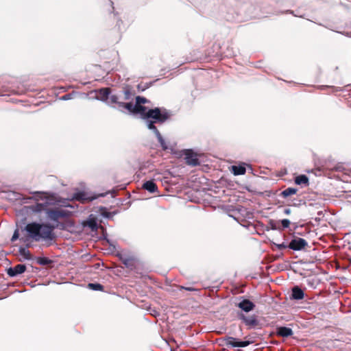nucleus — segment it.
<instances>
[{"instance_id": "58836bf2", "label": "nucleus", "mask_w": 351, "mask_h": 351, "mask_svg": "<svg viewBox=\"0 0 351 351\" xmlns=\"http://www.w3.org/2000/svg\"><path fill=\"white\" fill-rule=\"evenodd\" d=\"M60 230H64L65 229V225L64 223H59L57 226Z\"/></svg>"}, {"instance_id": "bb28decb", "label": "nucleus", "mask_w": 351, "mask_h": 351, "mask_svg": "<svg viewBox=\"0 0 351 351\" xmlns=\"http://www.w3.org/2000/svg\"><path fill=\"white\" fill-rule=\"evenodd\" d=\"M298 191L297 188L288 187L280 193V196L283 198H287L292 195H295Z\"/></svg>"}, {"instance_id": "f03ea898", "label": "nucleus", "mask_w": 351, "mask_h": 351, "mask_svg": "<svg viewBox=\"0 0 351 351\" xmlns=\"http://www.w3.org/2000/svg\"><path fill=\"white\" fill-rule=\"evenodd\" d=\"M31 193L33 195L32 197H23L22 199L23 203H28V201L32 199H34L36 202L45 200V202H36L33 205L23 206L21 209L23 215L40 214L43 210H46L50 205L64 206V200L56 193L43 191H34L31 192Z\"/></svg>"}, {"instance_id": "e433bc0d", "label": "nucleus", "mask_w": 351, "mask_h": 351, "mask_svg": "<svg viewBox=\"0 0 351 351\" xmlns=\"http://www.w3.org/2000/svg\"><path fill=\"white\" fill-rule=\"evenodd\" d=\"M302 203H304V202H303L302 199H293V203L291 205L294 206H299Z\"/></svg>"}, {"instance_id": "cd10ccee", "label": "nucleus", "mask_w": 351, "mask_h": 351, "mask_svg": "<svg viewBox=\"0 0 351 351\" xmlns=\"http://www.w3.org/2000/svg\"><path fill=\"white\" fill-rule=\"evenodd\" d=\"M36 262L41 266H46L53 263V261L45 256H38L36 258Z\"/></svg>"}, {"instance_id": "0eeeda50", "label": "nucleus", "mask_w": 351, "mask_h": 351, "mask_svg": "<svg viewBox=\"0 0 351 351\" xmlns=\"http://www.w3.org/2000/svg\"><path fill=\"white\" fill-rule=\"evenodd\" d=\"M308 242L303 238L293 235L289 243V249L293 251H301L308 246Z\"/></svg>"}, {"instance_id": "dca6fc26", "label": "nucleus", "mask_w": 351, "mask_h": 351, "mask_svg": "<svg viewBox=\"0 0 351 351\" xmlns=\"http://www.w3.org/2000/svg\"><path fill=\"white\" fill-rule=\"evenodd\" d=\"M108 1H110V6L112 8V10L114 20L116 21L115 27L117 28L118 32H121L122 31H124L125 29V27L123 25V22L119 17L118 12H114V8L113 6L114 3L111 0H108Z\"/></svg>"}, {"instance_id": "c03bdc74", "label": "nucleus", "mask_w": 351, "mask_h": 351, "mask_svg": "<svg viewBox=\"0 0 351 351\" xmlns=\"http://www.w3.org/2000/svg\"><path fill=\"white\" fill-rule=\"evenodd\" d=\"M322 213H322V211H319V212H318V215H322Z\"/></svg>"}, {"instance_id": "a18cd8bd", "label": "nucleus", "mask_w": 351, "mask_h": 351, "mask_svg": "<svg viewBox=\"0 0 351 351\" xmlns=\"http://www.w3.org/2000/svg\"><path fill=\"white\" fill-rule=\"evenodd\" d=\"M238 351H242L241 350H239Z\"/></svg>"}, {"instance_id": "6e6552de", "label": "nucleus", "mask_w": 351, "mask_h": 351, "mask_svg": "<svg viewBox=\"0 0 351 351\" xmlns=\"http://www.w3.org/2000/svg\"><path fill=\"white\" fill-rule=\"evenodd\" d=\"M97 198L95 195H90L84 191H77L73 194L72 199L80 201L82 203H87L92 202Z\"/></svg>"}, {"instance_id": "4468645a", "label": "nucleus", "mask_w": 351, "mask_h": 351, "mask_svg": "<svg viewBox=\"0 0 351 351\" xmlns=\"http://www.w3.org/2000/svg\"><path fill=\"white\" fill-rule=\"evenodd\" d=\"M83 226L88 227L93 232H97L99 228L97 219L93 214L90 215L87 219L83 222Z\"/></svg>"}, {"instance_id": "c756f323", "label": "nucleus", "mask_w": 351, "mask_h": 351, "mask_svg": "<svg viewBox=\"0 0 351 351\" xmlns=\"http://www.w3.org/2000/svg\"><path fill=\"white\" fill-rule=\"evenodd\" d=\"M88 288L97 291H103L104 289V287L99 282H90L88 284Z\"/></svg>"}, {"instance_id": "423d86ee", "label": "nucleus", "mask_w": 351, "mask_h": 351, "mask_svg": "<svg viewBox=\"0 0 351 351\" xmlns=\"http://www.w3.org/2000/svg\"><path fill=\"white\" fill-rule=\"evenodd\" d=\"M247 337H245V340H241L236 337L226 336L222 339V341L224 342V344L228 347L245 348L254 343V340L247 339Z\"/></svg>"}, {"instance_id": "4c0bfd02", "label": "nucleus", "mask_w": 351, "mask_h": 351, "mask_svg": "<svg viewBox=\"0 0 351 351\" xmlns=\"http://www.w3.org/2000/svg\"><path fill=\"white\" fill-rule=\"evenodd\" d=\"M181 289L189 291H197V289L193 287H182Z\"/></svg>"}, {"instance_id": "1a4fd4ad", "label": "nucleus", "mask_w": 351, "mask_h": 351, "mask_svg": "<svg viewBox=\"0 0 351 351\" xmlns=\"http://www.w3.org/2000/svg\"><path fill=\"white\" fill-rule=\"evenodd\" d=\"M239 299L240 302L237 304V306L241 308L243 311L249 313L254 309L256 305L253 302L243 296L240 297Z\"/></svg>"}, {"instance_id": "79ce46f5", "label": "nucleus", "mask_w": 351, "mask_h": 351, "mask_svg": "<svg viewBox=\"0 0 351 351\" xmlns=\"http://www.w3.org/2000/svg\"><path fill=\"white\" fill-rule=\"evenodd\" d=\"M329 86H326V85H322V86H319V88L321 89V90H324L326 88H328Z\"/></svg>"}, {"instance_id": "393cba45", "label": "nucleus", "mask_w": 351, "mask_h": 351, "mask_svg": "<svg viewBox=\"0 0 351 351\" xmlns=\"http://www.w3.org/2000/svg\"><path fill=\"white\" fill-rule=\"evenodd\" d=\"M29 247V244H27L25 247L21 246L19 249V252L21 256H23L25 260L32 259L29 250L27 249Z\"/></svg>"}, {"instance_id": "39448f33", "label": "nucleus", "mask_w": 351, "mask_h": 351, "mask_svg": "<svg viewBox=\"0 0 351 351\" xmlns=\"http://www.w3.org/2000/svg\"><path fill=\"white\" fill-rule=\"evenodd\" d=\"M96 93L95 99L105 103L111 108H115L114 104L117 105V109L119 110V97L117 94H113L112 89L109 87L100 88L95 90Z\"/></svg>"}, {"instance_id": "a19ab883", "label": "nucleus", "mask_w": 351, "mask_h": 351, "mask_svg": "<svg viewBox=\"0 0 351 351\" xmlns=\"http://www.w3.org/2000/svg\"><path fill=\"white\" fill-rule=\"evenodd\" d=\"M226 56H235V53L234 51H228Z\"/></svg>"}, {"instance_id": "4be33fe9", "label": "nucleus", "mask_w": 351, "mask_h": 351, "mask_svg": "<svg viewBox=\"0 0 351 351\" xmlns=\"http://www.w3.org/2000/svg\"><path fill=\"white\" fill-rule=\"evenodd\" d=\"M117 256L119 257V260L121 261V263L124 265V266L126 268L130 269H134V264L132 258L125 257L121 254H118Z\"/></svg>"}, {"instance_id": "37998d69", "label": "nucleus", "mask_w": 351, "mask_h": 351, "mask_svg": "<svg viewBox=\"0 0 351 351\" xmlns=\"http://www.w3.org/2000/svg\"><path fill=\"white\" fill-rule=\"evenodd\" d=\"M286 12H287V13H291V14H293L294 16H298V15L295 14L293 13V11H292V10H287V11H286Z\"/></svg>"}, {"instance_id": "aec40b11", "label": "nucleus", "mask_w": 351, "mask_h": 351, "mask_svg": "<svg viewBox=\"0 0 351 351\" xmlns=\"http://www.w3.org/2000/svg\"><path fill=\"white\" fill-rule=\"evenodd\" d=\"M47 215V217L53 221H58L60 219L59 217V210L58 209H49L47 208L46 210H43Z\"/></svg>"}, {"instance_id": "72a5a7b5", "label": "nucleus", "mask_w": 351, "mask_h": 351, "mask_svg": "<svg viewBox=\"0 0 351 351\" xmlns=\"http://www.w3.org/2000/svg\"><path fill=\"white\" fill-rule=\"evenodd\" d=\"M19 228H17L14 231V233L12 234V237L10 239V241L12 242H14L16 241V240L18 239H20L21 240V238H19Z\"/></svg>"}, {"instance_id": "c85d7f7f", "label": "nucleus", "mask_w": 351, "mask_h": 351, "mask_svg": "<svg viewBox=\"0 0 351 351\" xmlns=\"http://www.w3.org/2000/svg\"><path fill=\"white\" fill-rule=\"evenodd\" d=\"M99 240H104L110 246L115 248V245L113 244L112 241L108 238V233L106 232V228H102V235L99 237Z\"/></svg>"}, {"instance_id": "9d476101", "label": "nucleus", "mask_w": 351, "mask_h": 351, "mask_svg": "<svg viewBox=\"0 0 351 351\" xmlns=\"http://www.w3.org/2000/svg\"><path fill=\"white\" fill-rule=\"evenodd\" d=\"M26 269L27 267L25 264H18L14 267H10L6 269V273L10 277L14 278L23 274Z\"/></svg>"}, {"instance_id": "b1692460", "label": "nucleus", "mask_w": 351, "mask_h": 351, "mask_svg": "<svg viewBox=\"0 0 351 351\" xmlns=\"http://www.w3.org/2000/svg\"><path fill=\"white\" fill-rule=\"evenodd\" d=\"M99 213L101 216L106 219H112L116 214V211L110 212L108 209L104 206L99 207Z\"/></svg>"}, {"instance_id": "ddd939ff", "label": "nucleus", "mask_w": 351, "mask_h": 351, "mask_svg": "<svg viewBox=\"0 0 351 351\" xmlns=\"http://www.w3.org/2000/svg\"><path fill=\"white\" fill-rule=\"evenodd\" d=\"M186 162L191 166H197L199 165V160L197 155L191 149H187L185 152Z\"/></svg>"}, {"instance_id": "6ab92c4d", "label": "nucleus", "mask_w": 351, "mask_h": 351, "mask_svg": "<svg viewBox=\"0 0 351 351\" xmlns=\"http://www.w3.org/2000/svg\"><path fill=\"white\" fill-rule=\"evenodd\" d=\"M246 165L244 162H242L238 165H232V173L234 176H241L244 175L246 172Z\"/></svg>"}, {"instance_id": "f3484780", "label": "nucleus", "mask_w": 351, "mask_h": 351, "mask_svg": "<svg viewBox=\"0 0 351 351\" xmlns=\"http://www.w3.org/2000/svg\"><path fill=\"white\" fill-rule=\"evenodd\" d=\"M276 333L278 336L287 338L293 335V330L287 326H280L276 327Z\"/></svg>"}, {"instance_id": "a211bd4d", "label": "nucleus", "mask_w": 351, "mask_h": 351, "mask_svg": "<svg viewBox=\"0 0 351 351\" xmlns=\"http://www.w3.org/2000/svg\"><path fill=\"white\" fill-rule=\"evenodd\" d=\"M142 188L151 193H154L158 191V186L154 182V180H149L145 181L143 184Z\"/></svg>"}, {"instance_id": "7c9ffc66", "label": "nucleus", "mask_w": 351, "mask_h": 351, "mask_svg": "<svg viewBox=\"0 0 351 351\" xmlns=\"http://www.w3.org/2000/svg\"><path fill=\"white\" fill-rule=\"evenodd\" d=\"M278 223L280 224V226H278L279 231H282V230H284L285 229L288 228L291 224V221L288 219H283L279 220L278 221Z\"/></svg>"}, {"instance_id": "473e14b6", "label": "nucleus", "mask_w": 351, "mask_h": 351, "mask_svg": "<svg viewBox=\"0 0 351 351\" xmlns=\"http://www.w3.org/2000/svg\"><path fill=\"white\" fill-rule=\"evenodd\" d=\"M60 218H66L70 216V211L67 210H59Z\"/></svg>"}, {"instance_id": "412c9836", "label": "nucleus", "mask_w": 351, "mask_h": 351, "mask_svg": "<svg viewBox=\"0 0 351 351\" xmlns=\"http://www.w3.org/2000/svg\"><path fill=\"white\" fill-rule=\"evenodd\" d=\"M277 223H278V221H276L274 219H269L268 221V224L266 226H265L262 222H261V221L258 222V225L261 226L262 228H263L264 230L266 231H269L270 230H278Z\"/></svg>"}, {"instance_id": "2eb2a0df", "label": "nucleus", "mask_w": 351, "mask_h": 351, "mask_svg": "<svg viewBox=\"0 0 351 351\" xmlns=\"http://www.w3.org/2000/svg\"><path fill=\"white\" fill-rule=\"evenodd\" d=\"M305 293L304 291L298 285L294 286L291 289L289 298L291 300H301L304 298Z\"/></svg>"}, {"instance_id": "a878e982", "label": "nucleus", "mask_w": 351, "mask_h": 351, "mask_svg": "<svg viewBox=\"0 0 351 351\" xmlns=\"http://www.w3.org/2000/svg\"><path fill=\"white\" fill-rule=\"evenodd\" d=\"M122 93L124 95V99L127 101L132 99V96L134 95V93L132 92V86L128 84L123 86Z\"/></svg>"}, {"instance_id": "f257e3e1", "label": "nucleus", "mask_w": 351, "mask_h": 351, "mask_svg": "<svg viewBox=\"0 0 351 351\" xmlns=\"http://www.w3.org/2000/svg\"><path fill=\"white\" fill-rule=\"evenodd\" d=\"M54 229L55 226L49 222H29L24 227H21V231L25 232L24 237H21V241L23 243L45 241L49 242L50 245L56 238Z\"/></svg>"}, {"instance_id": "c9c22d12", "label": "nucleus", "mask_w": 351, "mask_h": 351, "mask_svg": "<svg viewBox=\"0 0 351 351\" xmlns=\"http://www.w3.org/2000/svg\"><path fill=\"white\" fill-rule=\"evenodd\" d=\"M73 93H68L65 94L60 97V99L62 101H67L73 99Z\"/></svg>"}, {"instance_id": "ea45409f", "label": "nucleus", "mask_w": 351, "mask_h": 351, "mask_svg": "<svg viewBox=\"0 0 351 351\" xmlns=\"http://www.w3.org/2000/svg\"><path fill=\"white\" fill-rule=\"evenodd\" d=\"M283 213H284V214H285V215H290V214H291V209H290V208H285V209H284Z\"/></svg>"}, {"instance_id": "2f4dec72", "label": "nucleus", "mask_w": 351, "mask_h": 351, "mask_svg": "<svg viewBox=\"0 0 351 351\" xmlns=\"http://www.w3.org/2000/svg\"><path fill=\"white\" fill-rule=\"evenodd\" d=\"M154 83V81L153 82H145V83H140L137 85V89H138V91L139 92H143L145 91V90H147V88H149V87H151Z\"/></svg>"}, {"instance_id": "f8f14e48", "label": "nucleus", "mask_w": 351, "mask_h": 351, "mask_svg": "<svg viewBox=\"0 0 351 351\" xmlns=\"http://www.w3.org/2000/svg\"><path fill=\"white\" fill-rule=\"evenodd\" d=\"M149 130H151L156 136L160 145L161 146L163 150H167L169 147L165 140V138L161 135L159 130L157 129L156 125H153L152 123L149 124Z\"/></svg>"}, {"instance_id": "5701e85b", "label": "nucleus", "mask_w": 351, "mask_h": 351, "mask_svg": "<svg viewBox=\"0 0 351 351\" xmlns=\"http://www.w3.org/2000/svg\"><path fill=\"white\" fill-rule=\"evenodd\" d=\"M294 182L297 185H308L309 179L306 175L300 174L295 178Z\"/></svg>"}, {"instance_id": "20e7f679", "label": "nucleus", "mask_w": 351, "mask_h": 351, "mask_svg": "<svg viewBox=\"0 0 351 351\" xmlns=\"http://www.w3.org/2000/svg\"><path fill=\"white\" fill-rule=\"evenodd\" d=\"M171 113L165 108L155 107L147 111L143 120L145 121L147 128L149 129V124L155 125L156 123H164L170 119Z\"/></svg>"}, {"instance_id": "f704fd0d", "label": "nucleus", "mask_w": 351, "mask_h": 351, "mask_svg": "<svg viewBox=\"0 0 351 351\" xmlns=\"http://www.w3.org/2000/svg\"><path fill=\"white\" fill-rule=\"evenodd\" d=\"M272 244L274 245L278 250H284L289 248V243L286 244L285 242H282V243H276L274 242H272Z\"/></svg>"}, {"instance_id": "9b49d317", "label": "nucleus", "mask_w": 351, "mask_h": 351, "mask_svg": "<svg viewBox=\"0 0 351 351\" xmlns=\"http://www.w3.org/2000/svg\"><path fill=\"white\" fill-rule=\"evenodd\" d=\"M239 319L245 323L249 329L254 328L259 324V321L258 320L256 316L254 315L251 316H246L244 314H241L239 315Z\"/></svg>"}, {"instance_id": "7ed1b4c3", "label": "nucleus", "mask_w": 351, "mask_h": 351, "mask_svg": "<svg viewBox=\"0 0 351 351\" xmlns=\"http://www.w3.org/2000/svg\"><path fill=\"white\" fill-rule=\"evenodd\" d=\"M150 103V101L143 96L138 95L135 97V103L132 101L121 102L119 104V111L125 112L124 110H127L130 114L140 115L143 119L145 116L147 111L149 110L147 106H143L145 104Z\"/></svg>"}]
</instances>
